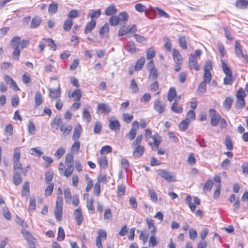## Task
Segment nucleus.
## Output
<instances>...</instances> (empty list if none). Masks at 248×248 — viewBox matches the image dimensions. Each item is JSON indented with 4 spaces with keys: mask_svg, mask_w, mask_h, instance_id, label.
Wrapping results in <instances>:
<instances>
[{
    "mask_svg": "<svg viewBox=\"0 0 248 248\" xmlns=\"http://www.w3.org/2000/svg\"><path fill=\"white\" fill-rule=\"evenodd\" d=\"M157 171L158 174L168 182H171L176 180V175L174 172L162 169L158 170Z\"/></svg>",
    "mask_w": 248,
    "mask_h": 248,
    "instance_id": "f257e3e1",
    "label": "nucleus"
},
{
    "mask_svg": "<svg viewBox=\"0 0 248 248\" xmlns=\"http://www.w3.org/2000/svg\"><path fill=\"white\" fill-rule=\"evenodd\" d=\"M209 113L211 115L210 119L211 124L213 126H216L220 122L221 116L219 114H216V110L213 108L209 109Z\"/></svg>",
    "mask_w": 248,
    "mask_h": 248,
    "instance_id": "f03ea898",
    "label": "nucleus"
},
{
    "mask_svg": "<svg viewBox=\"0 0 248 248\" xmlns=\"http://www.w3.org/2000/svg\"><path fill=\"white\" fill-rule=\"evenodd\" d=\"M109 122V127L112 131L116 132L120 131L121 127L120 124L114 116L110 118Z\"/></svg>",
    "mask_w": 248,
    "mask_h": 248,
    "instance_id": "7ed1b4c3",
    "label": "nucleus"
},
{
    "mask_svg": "<svg viewBox=\"0 0 248 248\" xmlns=\"http://www.w3.org/2000/svg\"><path fill=\"white\" fill-rule=\"evenodd\" d=\"M188 67L191 70L194 69L196 71H199L200 69V67L198 65L197 58L193 54H191L189 58Z\"/></svg>",
    "mask_w": 248,
    "mask_h": 248,
    "instance_id": "20e7f679",
    "label": "nucleus"
},
{
    "mask_svg": "<svg viewBox=\"0 0 248 248\" xmlns=\"http://www.w3.org/2000/svg\"><path fill=\"white\" fill-rule=\"evenodd\" d=\"M135 147L133 152V156L135 158L141 157L144 153V147L143 146H132Z\"/></svg>",
    "mask_w": 248,
    "mask_h": 248,
    "instance_id": "39448f33",
    "label": "nucleus"
},
{
    "mask_svg": "<svg viewBox=\"0 0 248 248\" xmlns=\"http://www.w3.org/2000/svg\"><path fill=\"white\" fill-rule=\"evenodd\" d=\"M165 104L161 103L159 99H156L154 102V108L159 114L163 113L165 111Z\"/></svg>",
    "mask_w": 248,
    "mask_h": 248,
    "instance_id": "423d86ee",
    "label": "nucleus"
},
{
    "mask_svg": "<svg viewBox=\"0 0 248 248\" xmlns=\"http://www.w3.org/2000/svg\"><path fill=\"white\" fill-rule=\"evenodd\" d=\"M234 50L235 55L238 58H244L246 55L243 53L242 47L239 40H236L235 42Z\"/></svg>",
    "mask_w": 248,
    "mask_h": 248,
    "instance_id": "0eeeda50",
    "label": "nucleus"
},
{
    "mask_svg": "<svg viewBox=\"0 0 248 248\" xmlns=\"http://www.w3.org/2000/svg\"><path fill=\"white\" fill-rule=\"evenodd\" d=\"M97 110L100 113H108L111 111V108L108 105L105 103L99 104L97 106Z\"/></svg>",
    "mask_w": 248,
    "mask_h": 248,
    "instance_id": "6e6552de",
    "label": "nucleus"
},
{
    "mask_svg": "<svg viewBox=\"0 0 248 248\" xmlns=\"http://www.w3.org/2000/svg\"><path fill=\"white\" fill-rule=\"evenodd\" d=\"M109 32V25L108 23L105 24L103 27H102L99 30V34L101 37L105 38L108 36Z\"/></svg>",
    "mask_w": 248,
    "mask_h": 248,
    "instance_id": "1a4fd4ad",
    "label": "nucleus"
},
{
    "mask_svg": "<svg viewBox=\"0 0 248 248\" xmlns=\"http://www.w3.org/2000/svg\"><path fill=\"white\" fill-rule=\"evenodd\" d=\"M62 119L60 116H57L52 121L51 126L54 131L59 129V126L62 124Z\"/></svg>",
    "mask_w": 248,
    "mask_h": 248,
    "instance_id": "9d476101",
    "label": "nucleus"
},
{
    "mask_svg": "<svg viewBox=\"0 0 248 248\" xmlns=\"http://www.w3.org/2000/svg\"><path fill=\"white\" fill-rule=\"evenodd\" d=\"M96 26V21L94 19H92L88 22L84 29V33L88 34L92 31L94 29Z\"/></svg>",
    "mask_w": 248,
    "mask_h": 248,
    "instance_id": "9b49d317",
    "label": "nucleus"
},
{
    "mask_svg": "<svg viewBox=\"0 0 248 248\" xmlns=\"http://www.w3.org/2000/svg\"><path fill=\"white\" fill-rule=\"evenodd\" d=\"M74 216L78 225L81 224L83 217L80 208H77L74 212Z\"/></svg>",
    "mask_w": 248,
    "mask_h": 248,
    "instance_id": "f8f14e48",
    "label": "nucleus"
},
{
    "mask_svg": "<svg viewBox=\"0 0 248 248\" xmlns=\"http://www.w3.org/2000/svg\"><path fill=\"white\" fill-rule=\"evenodd\" d=\"M127 51L131 54H135L139 51V49L135 47L133 41H129L126 45Z\"/></svg>",
    "mask_w": 248,
    "mask_h": 248,
    "instance_id": "ddd939ff",
    "label": "nucleus"
},
{
    "mask_svg": "<svg viewBox=\"0 0 248 248\" xmlns=\"http://www.w3.org/2000/svg\"><path fill=\"white\" fill-rule=\"evenodd\" d=\"M82 131V127L79 124L76 125L73 132L72 139L73 140H77L80 137Z\"/></svg>",
    "mask_w": 248,
    "mask_h": 248,
    "instance_id": "4468645a",
    "label": "nucleus"
},
{
    "mask_svg": "<svg viewBox=\"0 0 248 248\" xmlns=\"http://www.w3.org/2000/svg\"><path fill=\"white\" fill-rule=\"evenodd\" d=\"M22 178L21 175V173L18 171L14 172V175L13 176V181L16 186H18L22 182Z\"/></svg>",
    "mask_w": 248,
    "mask_h": 248,
    "instance_id": "2eb2a0df",
    "label": "nucleus"
},
{
    "mask_svg": "<svg viewBox=\"0 0 248 248\" xmlns=\"http://www.w3.org/2000/svg\"><path fill=\"white\" fill-rule=\"evenodd\" d=\"M172 56L175 63H182V57L179 51L176 49L172 50Z\"/></svg>",
    "mask_w": 248,
    "mask_h": 248,
    "instance_id": "dca6fc26",
    "label": "nucleus"
},
{
    "mask_svg": "<svg viewBox=\"0 0 248 248\" xmlns=\"http://www.w3.org/2000/svg\"><path fill=\"white\" fill-rule=\"evenodd\" d=\"M41 22L42 19L41 17L36 16L32 19L30 27L31 29L37 28L41 24Z\"/></svg>",
    "mask_w": 248,
    "mask_h": 248,
    "instance_id": "f3484780",
    "label": "nucleus"
},
{
    "mask_svg": "<svg viewBox=\"0 0 248 248\" xmlns=\"http://www.w3.org/2000/svg\"><path fill=\"white\" fill-rule=\"evenodd\" d=\"M49 97L53 98V99H56L58 97H59L61 95V91L60 87L58 88V89H49Z\"/></svg>",
    "mask_w": 248,
    "mask_h": 248,
    "instance_id": "a211bd4d",
    "label": "nucleus"
},
{
    "mask_svg": "<svg viewBox=\"0 0 248 248\" xmlns=\"http://www.w3.org/2000/svg\"><path fill=\"white\" fill-rule=\"evenodd\" d=\"M117 12V9L115 8L114 5H110L108 7L105 11V14L108 16H114Z\"/></svg>",
    "mask_w": 248,
    "mask_h": 248,
    "instance_id": "6ab92c4d",
    "label": "nucleus"
},
{
    "mask_svg": "<svg viewBox=\"0 0 248 248\" xmlns=\"http://www.w3.org/2000/svg\"><path fill=\"white\" fill-rule=\"evenodd\" d=\"M233 102L232 97L231 96L227 97L223 104V106L225 109L227 111L229 110L231 108Z\"/></svg>",
    "mask_w": 248,
    "mask_h": 248,
    "instance_id": "aec40b11",
    "label": "nucleus"
},
{
    "mask_svg": "<svg viewBox=\"0 0 248 248\" xmlns=\"http://www.w3.org/2000/svg\"><path fill=\"white\" fill-rule=\"evenodd\" d=\"M235 5L238 8L245 9L248 6V0H237Z\"/></svg>",
    "mask_w": 248,
    "mask_h": 248,
    "instance_id": "412c9836",
    "label": "nucleus"
},
{
    "mask_svg": "<svg viewBox=\"0 0 248 248\" xmlns=\"http://www.w3.org/2000/svg\"><path fill=\"white\" fill-rule=\"evenodd\" d=\"M34 100L35 107H37L43 103V98L40 92H37L35 93Z\"/></svg>",
    "mask_w": 248,
    "mask_h": 248,
    "instance_id": "4be33fe9",
    "label": "nucleus"
},
{
    "mask_svg": "<svg viewBox=\"0 0 248 248\" xmlns=\"http://www.w3.org/2000/svg\"><path fill=\"white\" fill-rule=\"evenodd\" d=\"M145 60L144 57H141L140 59H139L137 60L136 63L135 64V70L136 71H139L141 70L143 66L145 63Z\"/></svg>",
    "mask_w": 248,
    "mask_h": 248,
    "instance_id": "5701e85b",
    "label": "nucleus"
},
{
    "mask_svg": "<svg viewBox=\"0 0 248 248\" xmlns=\"http://www.w3.org/2000/svg\"><path fill=\"white\" fill-rule=\"evenodd\" d=\"M178 102L176 100L172 104L171 110L176 113H181L183 112V108L182 107H178Z\"/></svg>",
    "mask_w": 248,
    "mask_h": 248,
    "instance_id": "b1692460",
    "label": "nucleus"
},
{
    "mask_svg": "<svg viewBox=\"0 0 248 248\" xmlns=\"http://www.w3.org/2000/svg\"><path fill=\"white\" fill-rule=\"evenodd\" d=\"M81 92L79 89H76L71 95H69V97H74L75 101H79L81 98Z\"/></svg>",
    "mask_w": 248,
    "mask_h": 248,
    "instance_id": "393cba45",
    "label": "nucleus"
},
{
    "mask_svg": "<svg viewBox=\"0 0 248 248\" xmlns=\"http://www.w3.org/2000/svg\"><path fill=\"white\" fill-rule=\"evenodd\" d=\"M176 95V90L173 87H171L168 93V100L170 102H172L173 100L174 99Z\"/></svg>",
    "mask_w": 248,
    "mask_h": 248,
    "instance_id": "a878e982",
    "label": "nucleus"
},
{
    "mask_svg": "<svg viewBox=\"0 0 248 248\" xmlns=\"http://www.w3.org/2000/svg\"><path fill=\"white\" fill-rule=\"evenodd\" d=\"M98 163L101 168L106 169L108 167V161L105 156L100 157L98 159Z\"/></svg>",
    "mask_w": 248,
    "mask_h": 248,
    "instance_id": "bb28decb",
    "label": "nucleus"
},
{
    "mask_svg": "<svg viewBox=\"0 0 248 248\" xmlns=\"http://www.w3.org/2000/svg\"><path fill=\"white\" fill-rule=\"evenodd\" d=\"M73 26V21L71 19H66L63 25V28L65 31H69L71 30Z\"/></svg>",
    "mask_w": 248,
    "mask_h": 248,
    "instance_id": "cd10ccee",
    "label": "nucleus"
},
{
    "mask_svg": "<svg viewBox=\"0 0 248 248\" xmlns=\"http://www.w3.org/2000/svg\"><path fill=\"white\" fill-rule=\"evenodd\" d=\"M130 32L129 30V26H126L123 25L119 29L118 32V36L121 37L126 35L127 33Z\"/></svg>",
    "mask_w": 248,
    "mask_h": 248,
    "instance_id": "c85d7f7f",
    "label": "nucleus"
},
{
    "mask_svg": "<svg viewBox=\"0 0 248 248\" xmlns=\"http://www.w3.org/2000/svg\"><path fill=\"white\" fill-rule=\"evenodd\" d=\"M30 194V186L28 182H26L23 186L21 195L22 196H26Z\"/></svg>",
    "mask_w": 248,
    "mask_h": 248,
    "instance_id": "c756f323",
    "label": "nucleus"
},
{
    "mask_svg": "<svg viewBox=\"0 0 248 248\" xmlns=\"http://www.w3.org/2000/svg\"><path fill=\"white\" fill-rule=\"evenodd\" d=\"M222 67L223 72L226 75H232V71L227 64L223 61L221 60Z\"/></svg>",
    "mask_w": 248,
    "mask_h": 248,
    "instance_id": "7c9ffc66",
    "label": "nucleus"
},
{
    "mask_svg": "<svg viewBox=\"0 0 248 248\" xmlns=\"http://www.w3.org/2000/svg\"><path fill=\"white\" fill-rule=\"evenodd\" d=\"M189 123L190 121L188 118L183 120L179 124L180 129L182 131L186 130L188 128Z\"/></svg>",
    "mask_w": 248,
    "mask_h": 248,
    "instance_id": "2f4dec72",
    "label": "nucleus"
},
{
    "mask_svg": "<svg viewBox=\"0 0 248 248\" xmlns=\"http://www.w3.org/2000/svg\"><path fill=\"white\" fill-rule=\"evenodd\" d=\"M117 17L119 18V22L123 21L124 23L127 21L129 18L127 13L125 11L121 12Z\"/></svg>",
    "mask_w": 248,
    "mask_h": 248,
    "instance_id": "473e14b6",
    "label": "nucleus"
},
{
    "mask_svg": "<svg viewBox=\"0 0 248 248\" xmlns=\"http://www.w3.org/2000/svg\"><path fill=\"white\" fill-rule=\"evenodd\" d=\"M55 216L57 221H61L62 217V209L55 208Z\"/></svg>",
    "mask_w": 248,
    "mask_h": 248,
    "instance_id": "72a5a7b5",
    "label": "nucleus"
},
{
    "mask_svg": "<svg viewBox=\"0 0 248 248\" xmlns=\"http://www.w3.org/2000/svg\"><path fill=\"white\" fill-rule=\"evenodd\" d=\"M58 5L57 3L52 2L48 6V11L50 14H55L58 10Z\"/></svg>",
    "mask_w": 248,
    "mask_h": 248,
    "instance_id": "f704fd0d",
    "label": "nucleus"
},
{
    "mask_svg": "<svg viewBox=\"0 0 248 248\" xmlns=\"http://www.w3.org/2000/svg\"><path fill=\"white\" fill-rule=\"evenodd\" d=\"M137 134V130L135 127H132L129 132L126 134V137L130 140H133Z\"/></svg>",
    "mask_w": 248,
    "mask_h": 248,
    "instance_id": "c9c22d12",
    "label": "nucleus"
},
{
    "mask_svg": "<svg viewBox=\"0 0 248 248\" xmlns=\"http://www.w3.org/2000/svg\"><path fill=\"white\" fill-rule=\"evenodd\" d=\"M63 193L66 202L69 203L71 200V194L70 189L68 188L64 189Z\"/></svg>",
    "mask_w": 248,
    "mask_h": 248,
    "instance_id": "e433bc0d",
    "label": "nucleus"
},
{
    "mask_svg": "<svg viewBox=\"0 0 248 248\" xmlns=\"http://www.w3.org/2000/svg\"><path fill=\"white\" fill-rule=\"evenodd\" d=\"M65 233L64 230L62 227H59L58 232L57 240L62 241L64 239Z\"/></svg>",
    "mask_w": 248,
    "mask_h": 248,
    "instance_id": "4c0bfd02",
    "label": "nucleus"
},
{
    "mask_svg": "<svg viewBox=\"0 0 248 248\" xmlns=\"http://www.w3.org/2000/svg\"><path fill=\"white\" fill-rule=\"evenodd\" d=\"M130 88L132 91V93H136L139 92V88L137 84L134 79L131 80Z\"/></svg>",
    "mask_w": 248,
    "mask_h": 248,
    "instance_id": "58836bf2",
    "label": "nucleus"
},
{
    "mask_svg": "<svg viewBox=\"0 0 248 248\" xmlns=\"http://www.w3.org/2000/svg\"><path fill=\"white\" fill-rule=\"evenodd\" d=\"M21 156L20 151L18 148H16L14 150L13 161H19Z\"/></svg>",
    "mask_w": 248,
    "mask_h": 248,
    "instance_id": "ea45409f",
    "label": "nucleus"
},
{
    "mask_svg": "<svg viewBox=\"0 0 248 248\" xmlns=\"http://www.w3.org/2000/svg\"><path fill=\"white\" fill-rule=\"evenodd\" d=\"M119 23V18L117 16H111L109 18V23L112 26H116Z\"/></svg>",
    "mask_w": 248,
    "mask_h": 248,
    "instance_id": "a19ab883",
    "label": "nucleus"
},
{
    "mask_svg": "<svg viewBox=\"0 0 248 248\" xmlns=\"http://www.w3.org/2000/svg\"><path fill=\"white\" fill-rule=\"evenodd\" d=\"M152 138L153 140L154 145L157 148L161 141V137L157 134H156L152 137Z\"/></svg>",
    "mask_w": 248,
    "mask_h": 248,
    "instance_id": "79ce46f5",
    "label": "nucleus"
},
{
    "mask_svg": "<svg viewBox=\"0 0 248 248\" xmlns=\"http://www.w3.org/2000/svg\"><path fill=\"white\" fill-rule=\"evenodd\" d=\"M20 41V37L18 36H16L14 37L11 40V44L13 47L19 46Z\"/></svg>",
    "mask_w": 248,
    "mask_h": 248,
    "instance_id": "37998d69",
    "label": "nucleus"
},
{
    "mask_svg": "<svg viewBox=\"0 0 248 248\" xmlns=\"http://www.w3.org/2000/svg\"><path fill=\"white\" fill-rule=\"evenodd\" d=\"M53 177V173L52 171H48L45 173V182L47 184H50Z\"/></svg>",
    "mask_w": 248,
    "mask_h": 248,
    "instance_id": "c03bdc74",
    "label": "nucleus"
},
{
    "mask_svg": "<svg viewBox=\"0 0 248 248\" xmlns=\"http://www.w3.org/2000/svg\"><path fill=\"white\" fill-rule=\"evenodd\" d=\"M30 154L33 155L40 156L43 153L40 150L39 148H32L30 149Z\"/></svg>",
    "mask_w": 248,
    "mask_h": 248,
    "instance_id": "a18cd8bd",
    "label": "nucleus"
},
{
    "mask_svg": "<svg viewBox=\"0 0 248 248\" xmlns=\"http://www.w3.org/2000/svg\"><path fill=\"white\" fill-rule=\"evenodd\" d=\"M54 185L53 183H50L48 185V186L46 188L45 191V194L46 196H50L52 192L53 191Z\"/></svg>",
    "mask_w": 248,
    "mask_h": 248,
    "instance_id": "49530a36",
    "label": "nucleus"
},
{
    "mask_svg": "<svg viewBox=\"0 0 248 248\" xmlns=\"http://www.w3.org/2000/svg\"><path fill=\"white\" fill-rule=\"evenodd\" d=\"M213 182L209 179L205 183L203 186V191L205 192L210 191L212 187Z\"/></svg>",
    "mask_w": 248,
    "mask_h": 248,
    "instance_id": "de8ad7c7",
    "label": "nucleus"
},
{
    "mask_svg": "<svg viewBox=\"0 0 248 248\" xmlns=\"http://www.w3.org/2000/svg\"><path fill=\"white\" fill-rule=\"evenodd\" d=\"M43 40L49 43V46L50 49L55 51L56 49L57 46L54 41L51 38H44Z\"/></svg>",
    "mask_w": 248,
    "mask_h": 248,
    "instance_id": "09e8293b",
    "label": "nucleus"
},
{
    "mask_svg": "<svg viewBox=\"0 0 248 248\" xmlns=\"http://www.w3.org/2000/svg\"><path fill=\"white\" fill-rule=\"evenodd\" d=\"M225 144L227 149L229 150H232L233 148V145L230 137L228 136L225 139Z\"/></svg>",
    "mask_w": 248,
    "mask_h": 248,
    "instance_id": "8fccbe9b",
    "label": "nucleus"
},
{
    "mask_svg": "<svg viewBox=\"0 0 248 248\" xmlns=\"http://www.w3.org/2000/svg\"><path fill=\"white\" fill-rule=\"evenodd\" d=\"M74 170L73 165L69 164L64 172V175L69 177L72 173Z\"/></svg>",
    "mask_w": 248,
    "mask_h": 248,
    "instance_id": "3c124183",
    "label": "nucleus"
},
{
    "mask_svg": "<svg viewBox=\"0 0 248 248\" xmlns=\"http://www.w3.org/2000/svg\"><path fill=\"white\" fill-rule=\"evenodd\" d=\"M155 55V51L152 48H150L146 50V57L148 60L153 59Z\"/></svg>",
    "mask_w": 248,
    "mask_h": 248,
    "instance_id": "603ef678",
    "label": "nucleus"
},
{
    "mask_svg": "<svg viewBox=\"0 0 248 248\" xmlns=\"http://www.w3.org/2000/svg\"><path fill=\"white\" fill-rule=\"evenodd\" d=\"M233 81L232 75H226L224 78L223 83L225 85H232Z\"/></svg>",
    "mask_w": 248,
    "mask_h": 248,
    "instance_id": "864d4df0",
    "label": "nucleus"
},
{
    "mask_svg": "<svg viewBox=\"0 0 248 248\" xmlns=\"http://www.w3.org/2000/svg\"><path fill=\"white\" fill-rule=\"evenodd\" d=\"M179 44L183 49L187 48L186 41L185 36H181L179 38Z\"/></svg>",
    "mask_w": 248,
    "mask_h": 248,
    "instance_id": "5fc2aeb1",
    "label": "nucleus"
},
{
    "mask_svg": "<svg viewBox=\"0 0 248 248\" xmlns=\"http://www.w3.org/2000/svg\"><path fill=\"white\" fill-rule=\"evenodd\" d=\"M94 200L93 198H91L87 200V207L89 210L92 211V213H94V208L93 206Z\"/></svg>",
    "mask_w": 248,
    "mask_h": 248,
    "instance_id": "6e6d98bb",
    "label": "nucleus"
},
{
    "mask_svg": "<svg viewBox=\"0 0 248 248\" xmlns=\"http://www.w3.org/2000/svg\"><path fill=\"white\" fill-rule=\"evenodd\" d=\"M112 152V148L109 145H105L103 146L100 151V153L102 155L105 154H108Z\"/></svg>",
    "mask_w": 248,
    "mask_h": 248,
    "instance_id": "4d7b16f0",
    "label": "nucleus"
},
{
    "mask_svg": "<svg viewBox=\"0 0 248 248\" xmlns=\"http://www.w3.org/2000/svg\"><path fill=\"white\" fill-rule=\"evenodd\" d=\"M101 14V11L100 9H98L96 11H93L91 13L89 14V16L93 19L94 18H98Z\"/></svg>",
    "mask_w": 248,
    "mask_h": 248,
    "instance_id": "13d9d810",
    "label": "nucleus"
},
{
    "mask_svg": "<svg viewBox=\"0 0 248 248\" xmlns=\"http://www.w3.org/2000/svg\"><path fill=\"white\" fill-rule=\"evenodd\" d=\"M74 162V156L72 154H68L65 156V163L66 165L72 164Z\"/></svg>",
    "mask_w": 248,
    "mask_h": 248,
    "instance_id": "bf43d9fd",
    "label": "nucleus"
},
{
    "mask_svg": "<svg viewBox=\"0 0 248 248\" xmlns=\"http://www.w3.org/2000/svg\"><path fill=\"white\" fill-rule=\"evenodd\" d=\"M156 10L157 11L158 15L161 17H165L167 18H169L170 15L165 12L164 10L160 8L159 7H155Z\"/></svg>",
    "mask_w": 248,
    "mask_h": 248,
    "instance_id": "052dcab7",
    "label": "nucleus"
},
{
    "mask_svg": "<svg viewBox=\"0 0 248 248\" xmlns=\"http://www.w3.org/2000/svg\"><path fill=\"white\" fill-rule=\"evenodd\" d=\"M65 152V149L62 147L59 148L55 152V156L58 158H61Z\"/></svg>",
    "mask_w": 248,
    "mask_h": 248,
    "instance_id": "680f3d73",
    "label": "nucleus"
},
{
    "mask_svg": "<svg viewBox=\"0 0 248 248\" xmlns=\"http://www.w3.org/2000/svg\"><path fill=\"white\" fill-rule=\"evenodd\" d=\"M35 126L33 122L30 121L29 123L28 132L31 135H34L35 133Z\"/></svg>",
    "mask_w": 248,
    "mask_h": 248,
    "instance_id": "e2e57ef3",
    "label": "nucleus"
},
{
    "mask_svg": "<svg viewBox=\"0 0 248 248\" xmlns=\"http://www.w3.org/2000/svg\"><path fill=\"white\" fill-rule=\"evenodd\" d=\"M149 77L155 79L157 78V70L155 68H152L149 69Z\"/></svg>",
    "mask_w": 248,
    "mask_h": 248,
    "instance_id": "0e129e2a",
    "label": "nucleus"
},
{
    "mask_svg": "<svg viewBox=\"0 0 248 248\" xmlns=\"http://www.w3.org/2000/svg\"><path fill=\"white\" fill-rule=\"evenodd\" d=\"M36 207V200L34 197H31L30 200L29 210L33 211Z\"/></svg>",
    "mask_w": 248,
    "mask_h": 248,
    "instance_id": "69168bd1",
    "label": "nucleus"
},
{
    "mask_svg": "<svg viewBox=\"0 0 248 248\" xmlns=\"http://www.w3.org/2000/svg\"><path fill=\"white\" fill-rule=\"evenodd\" d=\"M14 51L12 54L13 58L16 59L17 60H19V57L20 54V50L19 46L14 47Z\"/></svg>",
    "mask_w": 248,
    "mask_h": 248,
    "instance_id": "338daca9",
    "label": "nucleus"
},
{
    "mask_svg": "<svg viewBox=\"0 0 248 248\" xmlns=\"http://www.w3.org/2000/svg\"><path fill=\"white\" fill-rule=\"evenodd\" d=\"M143 139L142 135H138L134 141L132 143V146H141V142Z\"/></svg>",
    "mask_w": 248,
    "mask_h": 248,
    "instance_id": "774afa93",
    "label": "nucleus"
}]
</instances>
